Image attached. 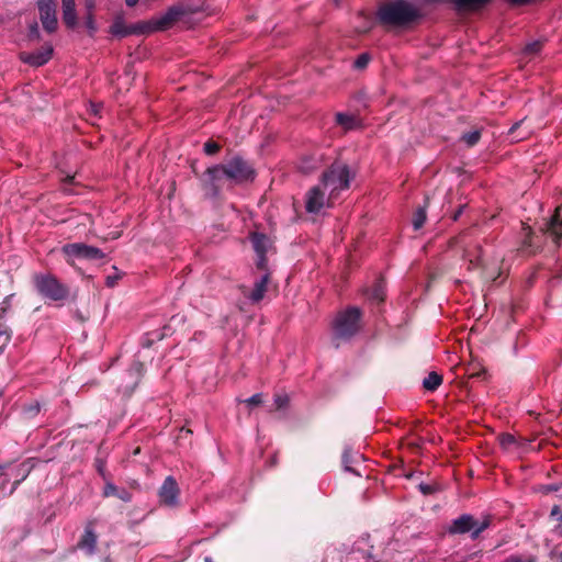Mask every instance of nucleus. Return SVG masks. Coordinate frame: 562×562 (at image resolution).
I'll return each mask as SVG.
<instances>
[{
  "label": "nucleus",
  "instance_id": "6e6552de",
  "mask_svg": "<svg viewBox=\"0 0 562 562\" xmlns=\"http://www.w3.org/2000/svg\"><path fill=\"white\" fill-rule=\"evenodd\" d=\"M424 440L415 435H407L402 438L398 443L401 463L407 461L408 463H419L422 456Z\"/></svg>",
  "mask_w": 562,
  "mask_h": 562
},
{
  "label": "nucleus",
  "instance_id": "c756f323",
  "mask_svg": "<svg viewBox=\"0 0 562 562\" xmlns=\"http://www.w3.org/2000/svg\"><path fill=\"white\" fill-rule=\"evenodd\" d=\"M481 138V132L480 131H474V132H471V133H467L462 136V140L468 145V146H474Z\"/></svg>",
  "mask_w": 562,
  "mask_h": 562
},
{
  "label": "nucleus",
  "instance_id": "58836bf2",
  "mask_svg": "<svg viewBox=\"0 0 562 562\" xmlns=\"http://www.w3.org/2000/svg\"><path fill=\"white\" fill-rule=\"evenodd\" d=\"M482 374H485V370L482 369L481 371H477L475 372L474 370H471V368L469 367L465 371V375L467 378L470 380V379H474V378H479L481 376Z\"/></svg>",
  "mask_w": 562,
  "mask_h": 562
},
{
  "label": "nucleus",
  "instance_id": "603ef678",
  "mask_svg": "<svg viewBox=\"0 0 562 562\" xmlns=\"http://www.w3.org/2000/svg\"><path fill=\"white\" fill-rule=\"evenodd\" d=\"M4 475H5V467L0 465V479L3 477Z\"/></svg>",
  "mask_w": 562,
  "mask_h": 562
},
{
  "label": "nucleus",
  "instance_id": "412c9836",
  "mask_svg": "<svg viewBox=\"0 0 562 562\" xmlns=\"http://www.w3.org/2000/svg\"><path fill=\"white\" fill-rule=\"evenodd\" d=\"M560 213L561 206L559 205L554 209L547 226L548 232L554 236L555 241H559L562 238V218Z\"/></svg>",
  "mask_w": 562,
  "mask_h": 562
},
{
  "label": "nucleus",
  "instance_id": "bb28decb",
  "mask_svg": "<svg viewBox=\"0 0 562 562\" xmlns=\"http://www.w3.org/2000/svg\"><path fill=\"white\" fill-rule=\"evenodd\" d=\"M522 232H524L525 237H524L520 248L522 250H525V249L531 247V245H532L533 231L529 225L524 224Z\"/></svg>",
  "mask_w": 562,
  "mask_h": 562
},
{
  "label": "nucleus",
  "instance_id": "09e8293b",
  "mask_svg": "<svg viewBox=\"0 0 562 562\" xmlns=\"http://www.w3.org/2000/svg\"><path fill=\"white\" fill-rule=\"evenodd\" d=\"M180 432H186L188 435H192L193 431L192 429H190L189 427H187V425L182 426L181 429H180Z\"/></svg>",
  "mask_w": 562,
  "mask_h": 562
},
{
  "label": "nucleus",
  "instance_id": "39448f33",
  "mask_svg": "<svg viewBox=\"0 0 562 562\" xmlns=\"http://www.w3.org/2000/svg\"><path fill=\"white\" fill-rule=\"evenodd\" d=\"M34 282L38 293L48 300L59 302L69 297V288L52 273L38 274Z\"/></svg>",
  "mask_w": 562,
  "mask_h": 562
},
{
  "label": "nucleus",
  "instance_id": "6e6d98bb",
  "mask_svg": "<svg viewBox=\"0 0 562 562\" xmlns=\"http://www.w3.org/2000/svg\"><path fill=\"white\" fill-rule=\"evenodd\" d=\"M558 530H559V535L562 536V522L559 524Z\"/></svg>",
  "mask_w": 562,
  "mask_h": 562
},
{
  "label": "nucleus",
  "instance_id": "79ce46f5",
  "mask_svg": "<svg viewBox=\"0 0 562 562\" xmlns=\"http://www.w3.org/2000/svg\"><path fill=\"white\" fill-rule=\"evenodd\" d=\"M419 488L424 495H429L435 492V488L431 485L428 484H420Z\"/></svg>",
  "mask_w": 562,
  "mask_h": 562
},
{
  "label": "nucleus",
  "instance_id": "4be33fe9",
  "mask_svg": "<svg viewBox=\"0 0 562 562\" xmlns=\"http://www.w3.org/2000/svg\"><path fill=\"white\" fill-rule=\"evenodd\" d=\"M270 281V273H265L259 282H257L249 294V299L254 303L260 302L267 292L268 283Z\"/></svg>",
  "mask_w": 562,
  "mask_h": 562
},
{
  "label": "nucleus",
  "instance_id": "5fc2aeb1",
  "mask_svg": "<svg viewBox=\"0 0 562 562\" xmlns=\"http://www.w3.org/2000/svg\"><path fill=\"white\" fill-rule=\"evenodd\" d=\"M31 31L37 34V24L36 23L32 26Z\"/></svg>",
  "mask_w": 562,
  "mask_h": 562
},
{
  "label": "nucleus",
  "instance_id": "4c0bfd02",
  "mask_svg": "<svg viewBox=\"0 0 562 562\" xmlns=\"http://www.w3.org/2000/svg\"><path fill=\"white\" fill-rule=\"evenodd\" d=\"M312 160H313V158H312V157H303V158L301 159V165H300L299 169H300L302 172L307 173V172L312 169V167H310V166H304V165H305V164H306V165H307V164H310Z\"/></svg>",
  "mask_w": 562,
  "mask_h": 562
},
{
  "label": "nucleus",
  "instance_id": "393cba45",
  "mask_svg": "<svg viewBox=\"0 0 562 562\" xmlns=\"http://www.w3.org/2000/svg\"><path fill=\"white\" fill-rule=\"evenodd\" d=\"M83 24L88 31L89 36L93 37L98 30L95 23V12H86L83 16Z\"/></svg>",
  "mask_w": 562,
  "mask_h": 562
},
{
  "label": "nucleus",
  "instance_id": "ddd939ff",
  "mask_svg": "<svg viewBox=\"0 0 562 562\" xmlns=\"http://www.w3.org/2000/svg\"><path fill=\"white\" fill-rule=\"evenodd\" d=\"M95 525V519H90L87 521L85 532L77 543V549L85 550L90 554L95 551L98 540V535L94 530Z\"/></svg>",
  "mask_w": 562,
  "mask_h": 562
},
{
  "label": "nucleus",
  "instance_id": "20e7f679",
  "mask_svg": "<svg viewBox=\"0 0 562 562\" xmlns=\"http://www.w3.org/2000/svg\"><path fill=\"white\" fill-rule=\"evenodd\" d=\"M362 311L357 306H347L338 311L330 323V328L338 338L349 339L362 328Z\"/></svg>",
  "mask_w": 562,
  "mask_h": 562
},
{
  "label": "nucleus",
  "instance_id": "37998d69",
  "mask_svg": "<svg viewBox=\"0 0 562 562\" xmlns=\"http://www.w3.org/2000/svg\"><path fill=\"white\" fill-rule=\"evenodd\" d=\"M117 496L124 502H130L132 499V494L130 492H127L126 490H122L121 492H117Z\"/></svg>",
  "mask_w": 562,
  "mask_h": 562
},
{
  "label": "nucleus",
  "instance_id": "c9c22d12",
  "mask_svg": "<svg viewBox=\"0 0 562 562\" xmlns=\"http://www.w3.org/2000/svg\"><path fill=\"white\" fill-rule=\"evenodd\" d=\"M117 492H119V488L114 484L106 483L104 486L103 495L105 497L117 496Z\"/></svg>",
  "mask_w": 562,
  "mask_h": 562
},
{
  "label": "nucleus",
  "instance_id": "cd10ccee",
  "mask_svg": "<svg viewBox=\"0 0 562 562\" xmlns=\"http://www.w3.org/2000/svg\"><path fill=\"white\" fill-rule=\"evenodd\" d=\"M499 445L503 449H509L513 445L517 442L514 435L508 432H503L498 436Z\"/></svg>",
  "mask_w": 562,
  "mask_h": 562
},
{
  "label": "nucleus",
  "instance_id": "a878e982",
  "mask_svg": "<svg viewBox=\"0 0 562 562\" xmlns=\"http://www.w3.org/2000/svg\"><path fill=\"white\" fill-rule=\"evenodd\" d=\"M427 220V214H426V209L425 207H418L415 212H414V215H413V226L414 228L417 231V229H420L425 222Z\"/></svg>",
  "mask_w": 562,
  "mask_h": 562
},
{
  "label": "nucleus",
  "instance_id": "f3484780",
  "mask_svg": "<svg viewBox=\"0 0 562 562\" xmlns=\"http://www.w3.org/2000/svg\"><path fill=\"white\" fill-rule=\"evenodd\" d=\"M61 19L65 26L69 30H75L78 26L75 0H61Z\"/></svg>",
  "mask_w": 562,
  "mask_h": 562
},
{
  "label": "nucleus",
  "instance_id": "f704fd0d",
  "mask_svg": "<svg viewBox=\"0 0 562 562\" xmlns=\"http://www.w3.org/2000/svg\"><path fill=\"white\" fill-rule=\"evenodd\" d=\"M256 267H257V269L265 271V273H269L267 256H258Z\"/></svg>",
  "mask_w": 562,
  "mask_h": 562
},
{
  "label": "nucleus",
  "instance_id": "4d7b16f0",
  "mask_svg": "<svg viewBox=\"0 0 562 562\" xmlns=\"http://www.w3.org/2000/svg\"><path fill=\"white\" fill-rule=\"evenodd\" d=\"M99 472H100V474H101L102 476H104V470H103V468H102V467H99Z\"/></svg>",
  "mask_w": 562,
  "mask_h": 562
},
{
  "label": "nucleus",
  "instance_id": "2f4dec72",
  "mask_svg": "<svg viewBox=\"0 0 562 562\" xmlns=\"http://www.w3.org/2000/svg\"><path fill=\"white\" fill-rule=\"evenodd\" d=\"M370 59H371L370 54H368V53H362V54H360V55L356 58V60H355V63H353V66H355V68H357V69H364V68L368 66V64H369Z\"/></svg>",
  "mask_w": 562,
  "mask_h": 562
},
{
  "label": "nucleus",
  "instance_id": "0eeeda50",
  "mask_svg": "<svg viewBox=\"0 0 562 562\" xmlns=\"http://www.w3.org/2000/svg\"><path fill=\"white\" fill-rule=\"evenodd\" d=\"M350 169L347 165H331L322 173L321 177V181L325 187L337 182L333 192L348 189L350 187Z\"/></svg>",
  "mask_w": 562,
  "mask_h": 562
},
{
  "label": "nucleus",
  "instance_id": "f03ea898",
  "mask_svg": "<svg viewBox=\"0 0 562 562\" xmlns=\"http://www.w3.org/2000/svg\"><path fill=\"white\" fill-rule=\"evenodd\" d=\"M178 12L170 9L164 16L151 20L142 21L135 24L127 25L123 13H117L114 16L112 25L109 27V33L117 38H123L130 35L148 34L156 31H165L173 25L178 19Z\"/></svg>",
  "mask_w": 562,
  "mask_h": 562
},
{
  "label": "nucleus",
  "instance_id": "c85d7f7f",
  "mask_svg": "<svg viewBox=\"0 0 562 562\" xmlns=\"http://www.w3.org/2000/svg\"><path fill=\"white\" fill-rule=\"evenodd\" d=\"M221 148L222 146L213 139H209L204 144V153L210 156L218 154L221 151Z\"/></svg>",
  "mask_w": 562,
  "mask_h": 562
},
{
  "label": "nucleus",
  "instance_id": "052dcab7",
  "mask_svg": "<svg viewBox=\"0 0 562 562\" xmlns=\"http://www.w3.org/2000/svg\"><path fill=\"white\" fill-rule=\"evenodd\" d=\"M515 128H518V123H516V124L513 126L512 131H513V130H515Z\"/></svg>",
  "mask_w": 562,
  "mask_h": 562
},
{
  "label": "nucleus",
  "instance_id": "b1692460",
  "mask_svg": "<svg viewBox=\"0 0 562 562\" xmlns=\"http://www.w3.org/2000/svg\"><path fill=\"white\" fill-rule=\"evenodd\" d=\"M441 383H442V375L432 371L424 380L423 386L427 391H435L441 385Z\"/></svg>",
  "mask_w": 562,
  "mask_h": 562
},
{
  "label": "nucleus",
  "instance_id": "2eb2a0df",
  "mask_svg": "<svg viewBox=\"0 0 562 562\" xmlns=\"http://www.w3.org/2000/svg\"><path fill=\"white\" fill-rule=\"evenodd\" d=\"M457 13H476L486 8L492 0H450Z\"/></svg>",
  "mask_w": 562,
  "mask_h": 562
},
{
  "label": "nucleus",
  "instance_id": "680f3d73",
  "mask_svg": "<svg viewBox=\"0 0 562 562\" xmlns=\"http://www.w3.org/2000/svg\"><path fill=\"white\" fill-rule=\"evenodd\" d=\"M205 562H212V560L210 558H206Z\"/></svg>",
  "mask_w": 562,
  "mask_h": 562
},
{
  "label": "nucleus",
  "instance_id": "de8ad7c7",
  "mask_svg": "<svg viewBox=\"0 0 562 562\" xmlns=\"http://www.w3.org/2000/svg\"><path fill=\"white\" fill-rule=\"evenodd\" d=\"M27 473H29V471H27V472L22 476V479H21V480H16V481L13 483L12 491H14V490L19 486V484L21 483V481H23V480L26 477Z\"/></svg>",
  "mask_w": 562,
  "mask_h": 562
},
{
  "label": "nucleus",
  "instance_id": "423d86ee",
  "mask_svg": "<svg viewBox=\"0 0 562 562\" xmlns=\"http://www.w3.org/2000/svg\"><path fill=\"white\" fill-rule=\"evenodd\" d=\"M223 168L225 177L236 184L252 182L256 178V170L240 156L232 158Z\"/></svg>",
  "mask_w": 562,
  "mask_h": 562
},
{
  "label": "nucleus",
  "instance_id": "1a4fd4ad",
  "mask_svg": "<svg viewBox=\"0 0 562 562\" xmlns=\"http://www.w3.org/2000/svg\"><path fill=\"white\" fill-rule=\"evenodd\" d=\"M63 251L68 256L81 257L87 259L105 258V254L101 249L82 243L67 244L63 247Z\"/></svg>",
  "mask_w": 562,
  "mask_h": 562
},
{
  "label": "nucleus",
  "instance_id": "aec40b11",
  "mask_svg": "<svg viewBox=\"0 0 562 562\" xmlns=\"http://www.w3.org/2000/svg\"><path fill=\"white\" fill-rule=\"evenodd\" d=\"M335 121L346 132L361 128L363 126L362 120L358 115L345 114L339 112L335 115Z\"/></svg>",
  "mask_w": 562,
  "mask_h": 562
},
{
  "label": "nucleus",
  "instance_id": "473e14b6",
  "mask_svg": "<svg viewBox=\"0 0 562 562\" xmlns=\"http://www.w3.org/2000/svg\"><path fill=\"white\" fill-rule=\"evenodd\" d=\"M504 562H537L533 555H510Z\"/></svg>",
  "mask_w": 562,
  "mask_h": 562
},
{
  "label": "nucleus",
  "instance_id": "c03bdc74",
  "mask_svg": "<svg viewBox=\"0 0 562 562\" xmlns=\"http://www.w3.org/2000/svg\"><path fill=\"white\" fill-rule=\"evenodd\" d=\"M86 12H95V0L85 1Z\"/></svg>",
  "mask_w": 562,
  "mask_h": 562
},
{
  "label": "nucleus",
  "instance_id": "72a5a7b5",
  "mask_svg": "<svg viewBox=\"0 0 562 562\" xmlns=\"http://www.w3.org/2000/svg\"><path fill=\"white\" fill-rule=\"evenodd\" d=\"M290 403V398L288 395H276V398H274V405H276V409H282V408H285L288 407Z\"/></svg>",
  "mask_w": 562,
  "mask_h": 562
},
{
  "label": "nucleus",
  "instance_id": "0e129e2a",
  "mask_svg": "<svg viewBox=\"0 0 562 562\" xmlns=\"http://www.w3.org/2000/svg\"><path fill=\"white\" fill-rule=\"evenodd\" d=\"M560 559L562 560V552L560 553Z\"/></svg>",
  "mask_w": 562,
  "mask_h": 562
},
{
  "label": "nucleus",
  "instance_id": "8fccbe9b",
  "mask_svg": "<svg viewBox=\"0 0 562 562\" xmlns=\"http://www.w3.org/2000/svg\"><path fill=\"white\" fill-rule=\"evenodd\" d=\"M464 234L459 235L456 238H452L449 243L452 244L453 241H463Z\"/></svg>",
  "mask_w": 562,
  "mask_h": 562
},
{
  "label": "nucleus",
  "instance_id": "9b49d317",
  "mask_svg": "<svg viewBox=\"0 0 562 562\" xmlns=\"http://www.w3.org/2000/svg\"><path fill=\"white\" fill-rule=\"evenodd\" d=\"M180 494V488L173 476H167L159 488V502L164 506H175Z\"/></svg>",
  "mask_w": 562,
  "mask_h": 562
},
{
  "label": "nucleus",
  "instance_id": "3c124183",
  "mask_svg": "<svg viewBox=\"0 0 562 562\" xmlns=\"http://www.w3.org/2000/svg\"><path fill=\"white\" fill-rule=\"evenodd\" d=\"M125 1L128 7H134L138 2V0H125Z\"/></svg>",
  "mask_w": 562,
  "mask_h": 562
},
{
  "label": "nucleus",
  "instance_id": "13d9d810",
  "mask_svg": "<svg viewBox=\"0 0 562 562\" xmlns=\"http://www.w3.org/2000/svg\"><path fill=\"white\" fill-rule=\"evenodd\" d=\"M360 15L364 16L366 19L370 20V16L364 14L362 11L359 13Z\"/></svg>",
  "mask_w": 562,
  "mask_h": 562
},
{
  "label": "nucleus",
  "instance_id": "9d476101",
  "mask_svg": "<svg viewBox=\"0 0 562 562\" xmlns=\"http://www.w3.org/2000/svg\"><path fill=\"white\" fill-rule=\"evenodd\" d=\"M40 19L44 29L52 33L57 30L56 3L54 0L38 1Z\"/></svg>",
  "mask_w": 562,
  "mask_h": 562
},
{
  "label": "nucleus",
  "instance_id": "e2e57ef3",
  "mask_svg": "<svg viewBox=\"0 0 562 562\" xmlns=\"http://www.w3.org/2000/svg\"><path fill=\"white\" fill-rule=\"evenodd\" d=\"M2 395H3V392H2V391H0V398L2 397Z\"/></svg>",
  "mask_w": 562,
  "mask_h": 562
},
{
  "label": "nucleus",
  "instance_id": "4468645a",
  "mask_svg": "<svg viewBox=\"0 0 562 562\" xmlns=\"http://www.w3.org/2000/svg\"><path fill=\"white\" fill-rule=\"evenodd\" d=\"M325 192L319 187L311 188L306 193L305 210L307 213H318L325 205Z\"/></svg>",
  "mask_w": 562,
  "mask_h": 562
},
{
  "label": "nucleus",
  "instance_id": "864d4df0",
  "mask_svg": "<svg viewBox=\"0 0 562 562\" xmlns=\"http://www.w3.org/2000/svg\"><path fill=\"white\" fill-rule=\"evenodd\" d=\"M373 27L372 24L368 25L363 31H361L362 33H367L369 32L371 29Z\"/></svg>",
  "mask_w": 562,
  "mask_h": 562
},
{
  "label": "nucleus",
  "instance_id": "49530a36",
  "mask_svg": "<svg viewBox=\"0 0 562 562\" xmlns=\"http://www.w3.org/2000/svg\"><path fill=\"white\" fill-rule=\"evenodd\" d=\"M116 279H117V278L108 277V278H106V285H108V286H114V284H115V282H116Z\"/></svg>",
  "mask_w": 562,
  "mask_h": 562
},
{
  "label": "nucleus",
  "instance_id": "a19ab883",
  "mask_svg": "<svg viewBox=\"0 0 562 562\" xmlns=\"http://www.w3.org/2000/svg\"><path fill=\"white\" fill-rule=\"evenodd\" d=\"M10 297H7L3 302L0 303V319L5 315L7 311L10 307Z\"/></svg>",
  "mask_w": 562,
  "mask_h": 562
},
{
  "label": "nucleus",
  "instance_id": "f257e3e1",
  "mask_svg": "<svg viewBox=\"0 0 562 562\" xmlns=\"http://www.w3.org/2000/svg\"><path fill=\"white\" fill-rule=\"evenodd\" d=\"M375 18L386 31L408 30L420 22L423 12L408 0H389L378 5Z\"/></svg>",
  "mask_w": 562,
  "mask_h": 562
},
{
  "label": "nucleus",
  "instance_id": "a211bd4d",
  "mask_svg": "<svg viewBox=\"0 0 562 562\" xmlns=\"http://www.w3.org/2000/svg\"><path fill=\"white\" fill-rule=\"evenodd\" d=\"M205 175L207 180L205 186L212 191L214 195H217L221 190V180L225 176L223 165H216L206 169Z\"/></svg>",
  "mask_w": 562,
  "mask_h": 562
},
{
  "label": "nucleus",
  "instance_id": "e433bc0d",
  "mask_svg": "<svg viewBox=\"0 0 562 562\" xmlns=\"http://www.w3.org/2000/svg\"><path fill=\"white\" fill-rule=\"evenodd\" d=\"M245 403L249 406H259L262 404V395L255 394L250 398L246 400Z\"/></svg>",
  "mask_w": 562,
  "mask_h": 562
},
{
  "label": "nucleus",
  "instance_id": "6ab92c4d",
  "mask_svg": "<svg viewBox=\"0 0 562 562\" xmlns=\"http://www.w3.org/2000/svg\"><path fill=\"white\" fill-rule=\"evenodd\" d=\"M249 239L252 244V247L258 256H267L268 248L270 247V239L263 233L251 232L249 234Z\"/></svg>",
  "mask_w": 562,
  "mask_h": 562
},
{
  "label": "nucleus",
  "instance_id": "7ed1b4c3",
  "mask_svg": "<svg viewBox=\"0 0 562 562\" xmlns=\"http://www.w3.org/2000/svg\"><path fill=\"white\" fill-rule=\"evenodd\" d=\"M492 522V515H485L481 520H479L473 515L462 514L443 528L441 537H445L446 535L462 536L470 533V538L472 540H476L481 537L483 531L491 527Z\"/></svg>",
  "mask_w": 562,
  "mask_h": 562
},
{
  "label": "nucleus",
  "instance_id": "bf43d9fd",
  "mask_svg": "<svg viewBox=\"0 0 562 562\" xmlns=\"http://www.w3.org/2000/svg\"><path fill=\"white\" fill-rule=\"evenodd\" d=\"M139 452H140V448H139V447H137V448L135 449V451H134V454H137V453H139Z\"/></svg>",
  "mask_w": 562,
  "mask_h": 562
},
{
  "label": "nucleus",
  "instance_id": "a18cd8bd",
  "mask_svg": "<svg viewBox=\"0 0 562 562\" xmlns=\"http://www.w3.org/2000/svg\"><path fill=\"white\" fill-rule=\"evenodd\" d=\"M465 206H467L465 204L460 205L458 207V210L452 214L451 218H452L453 222H457L460 218V216L462 215L463 210L465 209Z\"/></svg>",
  "mask_w": 562,
  "mask_h": 562
},
{
  "label": "nucleus",
  "instance_id": "ea45409f",
  "mask_svg": "<svg viewBox=\"0 0 562 562\" xmlns=\"http://www.w3.org/2000/svg\"><path fill=\"white\" fill-rule=\"evenodd\" d=\"M551 517H558V520L562 522V508L559 505H554L550 513Z\"/></svg>",
  "mask_w": 562,
  "mask_h": 562
},
{
  "label": "nucleus",
  "instance_id": "5701e85b",
  "mask_svg": "<svg viewBox=\"0 0 562 562\" xmlns=\"http://www.w3.org/2000/svg\"><path fill=\"white\" fill-rule=\"evenodd\" d=\"M483 249L479 243H474L470 248L464 249V258L469 260L471 265L479 266L482 259Z\"/></svg>",
  "mask_w": 562,
  "mask_h": 562
},
{
  "label": "nucleus",
  "instance_id": "dca6fc26",
  "mask_svg": "<svg viewBox=\"0 0 562 562\" xmlns=\"http://www.w3.org/2000/svg\"><path fill=\"white\" fill-rule=\"evenodd\" d=\"M53 56V47L46 46L44 49L34 53H21L20 59L33 67L45 65Z\"/></svg>",
  "mask_w": 562,
  "mask_h": 562
},
{
  "label": "nucleus",
  "instance_id": "f8f14e48",
  "mask_svg": "<svg viewBox=\"0 0 562 562\" xmlns=\"http://www.w3.org/2000/svg\"><path fill=\"white\" fill-rule=\"evenodd\" d=\"M362 296L370 302L381 304L385 301V279L379 276L371 286H364L360 290Z\"/></svg>",
  "mask_w": 562,
  "mask_h": 562
},
{
  "label": "nucleus",
  "instance_id": "7c9ffc66",
  "mask_svg": "<svg viewBox=\"0 0 562 562\" xmlns=\"http://www.w3.org/2000/svg\"><path fill=\"white\" fill-rule=\"evenodd\" d=\"M542 46L543 44L539 41H536V42H532V43H529L525 46L524 48V53L526 55H537L540 53V50L542 49Z\"/></svg>",
  "mask_w": 562,
  "mask_h": 562
}]
</instances>
